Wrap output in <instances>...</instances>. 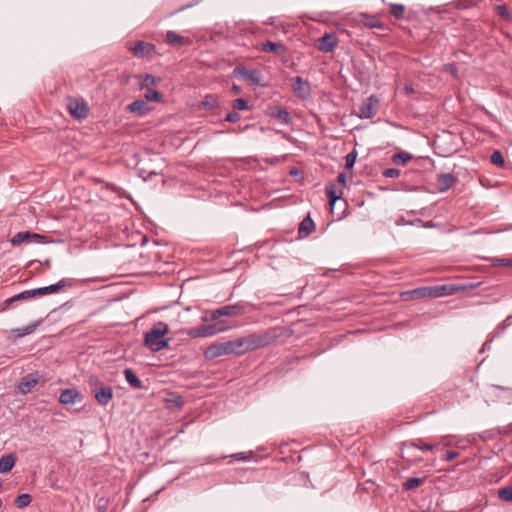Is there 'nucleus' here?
Returning <instances> with one entry per match:
<instances>
[{
    "label": "nucleus",
    "instance_id": "393cba45",
    "mask_svg": "<svg viewBox=\"0 0 512 512\" xmlns=\"http://www.w3.org/2000/svg\"><path fill=\"white\" fill-rule=\"evenodd\" d=\"M165 41L167 44L174 47L185 46L190 42L188 38L183 37L173 30L167 31Z\"/></svg>",
    "mask_w": 512,
    "mask_h": 512
},
{
    "label": "nucleus",
    "instance_id": "5701e85b",
    "mask_svg": "<svg viewBox=\"0 0 512 512\" xmlns=\"http://www.w3.org/2000/svg\"><path fill=\"white\" fill-rule=\"evenodd\" d=\"M402 296L405 300H412V299H424V298H430L431 299V291L430 286H424L420 288H416L410 291H406L402 293Z\"/></svg>",
    "mask_w": 512,
    "mask_h": 512
},
{
    "label": "nucleus",
    "instance_id": "680f3d73",
    "mask_svg": "<svg viewBox=\"0 0 512 512\" xmlns=\"http://www.w3.org/2000/svg\"><path fill=\"white\" fill-rule=\"evenodd\" d=\"M140 171V176L144 178V180H146V177L143 175L145 174V171H143L142 169L139 170Z\"/></svg>",
    "mask_w": 512,
    "mask_h": 512
},
{
    "label": "nucleus",
    "instance_id": "c03bdc74",
    "mask_svg": "<svg viewBox=\"0 0 512 512\" xmlns=\"http://www.w3.org/2000/svg\"><path fill=\"white\" fill-rule=\"evenodd\" d=\"M184 404H185V400L180 395H176V396H173V397L167 399V405L170 408L175 407V408L180 409L184 406Z\"/></svg>",
    "mask_w": 512,
    "mask_h": 512
},
{
    "label": "nucleus",
    "instance_id": "49530a36",
    "mask_svg": "<svg viewBox=\"0 0 512 512\" xmlns=\"http://www.w3.org/2000/svg\"><path fill=\"white\" fill-rule=\"evenodd\" d=\"M356 158H357V151H356V149H353L345 157V168L352 169L353 166L355 165Z\"/></svg>",
    "mask_w": 512,
    "mask_h": 512
},
{
    "label": "nucleus",
    "instance_id": "b1692460",
    "mask_svg": "<svg viewBox=\"0 0 512 512\" xmlns=\"http://www.w3.org/2000/svg\"><path fill=\"white\" fill-rule=\"evenodd\" d=\"M41 236L37 233L30 231H22L16 233L11 239V244L13 246L21 245L22 243H30L34 239H39Z\"/></svg>",
    "mask_w": 512,
    "mask_h": 512
},
{
    "label": "nucleus",
    "instance_id": "a18cd8bd",
    "mask_svg": "<svg viewBox=\"0 0 512 512\" xmlns=\"http://www.w3.org/2000/svg\"><path fill=\"white\" fill-rule=\"evenodd\" d=\"M499 499L503 501H512V486H506L497 491Z\"/></svg>",
    "mask_w": 512,
    "mask_h": 512
},
{
    "label": "nucleus",
    "instance_id": "f704fd0d",
    "mask_svg": "<svg viewBox=\"0 0 512 512\" xmlns=\"http://www.w3.org/2000/svg\"><path fill=\"white\" fill-rule=\"evenodd\" d=\"M202 106L205 110L212 111L219 106L218 99L215 95L208 94L202 101Z\"/></svg>",
    "mask_w": 512,
    "mask_h": 512
},
{
    "label": "nucleus",
    "instance_id": "423d86ee",
    "mask_svg": "<svg viewBox=\"0 0 512 512\" xmlns=\"http://www.w3.org/2000/svg\"><path fill=\"white\" fill-rule=\"evenodd\" d=\"M126 48L139 59H153L156 54V47L152 43L142 40L127 41Z\"/></svg>",
    "mask_w": 512,
    "mask_h": 512
},
{
    "label": "nucleus",
    "instance_id": "9b49d317",
    "mask_svg": "<svg viewBox=\"0 0 512 512\" xmlns=\"http://www.w3.org/2000/svg\"><path fill=\"white\" fill-rule=\"evenodd\" d=\"M378 106L379 100L376 96L371 95L360 104L358 116L361 119H370L376 115Z\"/></svg>",
    "mask_w": 512,
    "mask_h": 512
},
{
    "label": "nucleus",
    "instance_id": "6e6552de",
    "mask_svg": "<svg viewBox=\"0 0 512 512\" xmlns=\"http://www.w3.org/2000/svg\"><path fill=\"white\" fill-rule=\"evenodd\" d=\"M233 76L235 78L243 79L251 84L265 87L262 83V73L257 69H248L243 66H237L233 70Z\"/></svg>",
    "mask_w": 512,
    "mask_h": 512
},
{
    "label": "nucleus",
    "instance_id": "7c9ffc66",
    "mask_svg": "<svg viewBox=\"0 0 512 512\" xmlns=\"http://www.w3.org/2000/svg\"><path fill=\"white\" fill-rule=\"evenodd\" d=\"M425 480H426L425 477H411V478H407L402 483V489L405 490V491L413 490V489L418 488L421 485H423Z\"/></svg>",
    "mask_w": 512,
    "mask_h": 512
},
{
    "label": "nucleus",
    "instance_id": "69168bd1",
    "mask_svg": "<svg viewBox=\"0 0 512 512\" xmlns=\"http://www.w3.org/2000/svg\"><path fill=\"white\" fill-rule=\"evenodd\" d=\"M152 175H157V173H155V172H150V173H149V176H152Z\"/></svg>",
    "mask_w": 512,
    "mask_h": 512
},
{
    "label": "nucleus",
    "instance_id": "cd10ccee",
    "mask_svg": "<svg viewBox=\"0 0 512 512\" xmlns=\"http://www.w3.org/2000/svg\"><path fill=\"white\" fill-rule=\"evenodd\" d=\"M245 337L228 341L232 354L242 355L248 352Z\"/></svg>",
    "mask_w": 512,
    "mask_h": 512
},
{
    "label": "nucleus",
    "instance_id": "412c9836",
    "mask_svg": "<svg viewBox=\"0 0 512 512\" xmlns=\"http://www.w3.org/2000/svg\"><path fill=\"white\" fill-rule=\"evenodd\" d=\"M32 299H33V297L31 294V290L22 291L21 293H19L17 295L7 298L3 303L2 310H9L11 308H14L17 305V303L20 301H28V300H32Z\"/></svg>",
    "mask_w": 512,
    "mask_h": 512
},
{
    "label": "nucleus",
    "instance_id": "1a4fd4ad",
    "mask_svg": "<svg viewBox=\"0 0 512 512\" xmlns=\"http://www.w3.org/2000/svg\"><path fill=\"white\" fill-rule=\"evenodd\" d=\"M169 332V327L166 323L159 321L145 334L144 344L150 349L154 343L159 341Z\"/></svg>",
    "mask_w": 512,
    "mask_h": 512
},
{
    "label": "nucleus",
    "instance_id": "13d9d810",
    "mask_svg": "<svg viewBox=\"0 0 512 512\" xmlns=\"http://www.w3.org/2000/svg\"><path fill=\"white\" fill-rule=\"evenodd\" d=\"M232 92L234 94H241L242 93V88L236 84H233L232 85V88H231Z\"/></svg>",
    "mask_w": 512,
    "mask_h": 512
},
{
    "label": "nucleus",
    "instance_id": "c756f323",
    "mask_svg": "<svg viewBox=\"0 0 512 512\" xmlns=\"http://www.w3.org/2000/svg\"><path fill=\"white\" fill-rule=\"evenodd\" d=\"M359 17L365 27L385 29V24L380 22L375 16L361 13Z\"/></svg>",
    "mask_w": 512,
    "mask_h": 512
},
{
    "label": "nucleus",
    "instance_id": "39448f33",
    "mask_svg": "<svg viewBox=\"0 0 512 512\" xmlns=\"http://www.w3.org/2000/svg\"><path fill=\"white\" fill-rule=\"evenodd\" d=\"M278 335L273 330H267L261 334H250L245 337L248 351L266 347L277 339Z\"/></svg>",
    "mask_w": 512,
    "mask_h": 512
},
{
    "label": "nucleus",
    "instance_id": "a19ab883",
    "mask_svg": "<svg viewBox=\"0 0 512 512\" xmlns=\"http://www.w3.org/2000/svg\"><path fill=\"white\" fill-rule=\"evenodd\" d=\"M482 260L491 261V264L493 266L512 268V259H508V258L490 259V258L482 257Z\"/></svg>",
    "mask_w": 512,
    "mask_h": 512
},
{
    "label": "nucleus",
    "instance_id": "4c0bfd02",
    "mask_svg": "<svg viewBox=\"0 0 512 512\" xmlns=\"http://www.w3.org/2000/svg\"><path fill=\"white\" fill-rule=\"evenodd\" d=\"M31 501H32L31 495L25 493V494H20L19 496H17L14 503L18 509H24L31 503Z\"/></svg>",
    "mask_w": 512,
    "mask_h": 512
},
{
    "label": "nucleus",
    "instance_id": "58836bf2",
    "mask_svg": "<svg viewBox=\"0 0 512 512\" xmlns=\"http://www.w3.org/2000/svg\"><path fill=\"white\" fill-rule=\"evenodd\" d=\"M410 447H415L421 451H432L433 449H436L439 447V444L433 445L430 443H426L421 439H418L417 442H412L409 444Z\"/></svg>",
    "mask_w": 512,
    "mask_h": 512
},
{
    "label": "nucleus",
    "instance_id": "e433bc0d",
    "mask_svg": "<svg viewBox=\"0 0 512 512\" xmlns=\"http://www.w3.org/2000/svg\"><path fill=\"white\" fill-rule=\"evenodd\" d=\"M142 81L140 82V88H147L149 86H155L159 83L160 79L156 78L151 74H144L140 76Z\"/></svg>",
    "mask_w": 512,
    "mask_h": 512
},
{
    "label": "nucleus",
    "instance_id": "9d476101",
    "mask_svg": "<svg viewBox=\"0 0 512 512\" xmlns=\"http://www.w3.org/2000/svg\"><path fill=\"white\" fill-rule=\"evenodd\" d=\"M67 108L71 116L77 120L85 119L89 115V107L82 98L68 99Z\"/></svg>",
    "mask_w": 512,
    "mask_h": 512
},
{
    "label": "nucleus",
    "instance_id": "aec40b11",
    "mask_svg": "<svg viewBox=\"0 0 512 512\" xmlns=\"http://www.w3.org/2000/svg\"><path fill=\"white\" fill-rule=\"evenodd\" d=\"M259 50L265 53H276L283 55L287 52V47L282 42L264 41L259 44Z\"/></svg>",
    "mask_w": 512,
    "mask_h": 512
},
{
    "label": "nucleus",
    "instance_id": "ddd939ff",
    "mask_svg": "<svg viewBox=\"0 0 512 512\" xmlns=\"http://www.w3.org/2000/svg\"><path fill=\"white\" fill-rule=\"evenodd\" d=\"M69 282H70L69 279L63 278L55 284H52V285H49L46 287L31 289L32 297L34 299V298L42 297V296L49 295V294L59 293Z\"/></svg>",
    "mask_w": 512,
    "mask_h": 512
},
{
    "label": "nucleus",
    "instance_id": "2eb2a0df",
    "mask_svg": "<svg viewBox=\"0 0 512 512\" xmlns=\"http://www.w3.org/2000/svg\"><path fill=\"white\" fill-rule=\"evenodd\" d=\"M338 44V38L334 33H326L316 40V48L322 52H332Z\"/></svg>",
    "mask_w": 512,
    "mask_h": 512
},
{
    "label": "nucleus",
    "instance_id": "0eeeda50",
    "mask_svg": "<svg viewBox=\"0 0 512 512\" xmlns=\"http://www.w3.org/2000/svg\"><path fill=\"white\" fill-rule=\"evenodd\" d=\"M486 402L512 403V388L503 386H490L486 391Z\"/></svg>",
    "mask_w": 512,
    "mask_h": 512
},
{
    "label": "nucleus",
    "instance_id": "338daca9",
    "mask_svg": "<svg viewBox=\"0 0 512 512\" xmlns=\"http://www.w3.org/2000/svg\"><path fill=\"white\" fill-rule=\"evenodd\" d=\"M415 222L422 223L421 219H417Z\"/></svg>",
    "mask_w": 512,
    "mask_h": 512
},
{
    "label": "nucleus",
    "instance_id": "7ed1b4c3",
    "mask_svg": "<svg viewBox=\"0 0 512 512\" xmlns=\"http://www.w3.org/2000/svg\"><path fill=\"white\" fill-rule=\"evenodd\" d=\"M244 312V306L240 303L225 305L214 310L206 311L202 316V321H221V317H235L242 315Z\"/></svg>",
    "mask_w": 512,
    "mask_h": 512
},
{
    "label": "nucleus",
    "instance_id": "f3484780",
    "mask_svg": "<svg viewBox=\"0 0 512 512\" xmlns=\"http://www.w3.org/2000/svg\"><path fill=\"white\" fill-rule=\"evenodd\" d=\"M265 114L271 118L277 119L283 125H289L291 123L289 112L281 106H268L265 110Z\"/></svg>",
    "mask_w": 512,
    "mask_h": 512
},
{
    "label": "nucleus",
    "instance_id": "de8ad7c7",
    "mask_svg": "<svg viewBox=\"0 0 512 512\" xmlns=\"http://www.w3.org/2000/svg\"><path fill=\"white\" fill-rule=\"evenodd\" d=\"M232 107L234 110L243 111L249 108V103L244 98H237L233 101Z\"/></svg>",
    "mask_w": 512,
    "mask_h": 512
},
{
    "label": "nucleus",
    "instance_id": "473e14b6",
    "mask_svg": "<svg viewBox=\"0 0 512 512\" xmlns=\"http://www.w3.org/2000/svg\"><path fill=\"white\" fill-rule=\"evenodd\" d=\"M37 326H38V322L31 323L25 327L13 329L12 333L17 338L24 337L26 335L33 333L36 330Z\"/></svg>",
    "mask_w": 512,
    "mask_h": 512
},
{
    "label": "nucleus",
    "instance_id": "6e6d98bb",
    "mask_svg": "<svg viewBox=\"0 0 512 512\" xmlns=\"http://www.w3.org/2000/svg\"><path fill=\"white\" fill-rule=\"evenodd\" d=\"M403 92L407 95H412L415 93V89L411 85H405L403 87Z\"/></svg>",
    "mask_w": 512,
    "mask_h": 512
},
{
    "label": "nucleus",
    "instance_id": "72a5a7b5",
    "mask_svg": "<svg viewBox=\"0 0 512 512\" xmlns=\"http://www.w3.org/2000/svg\"><path fill=\"white\" fill-rule=\"evenodd\" d=\"M326 193H327V196H328V199H329V204L331 205V207L334 206L335 202L337 200H339L341 198V195H342V192L340 191L338 193L337 190H336L335 185L332 184V183H330L326 187Z\"/></svg>",
    "mask_w": 512,
    "mask_h": 512
},
{
    "label": "nucleus",
    "instance_id": "c85d7f7f",
    "mask_svg": "<svg viewBox=\"0 0 512 512\" xmlns=\"http://www.w3.org/2000/svg\"><path fill=\"white\" fill-rule=\"evenodd\" d=\"M124 377L127 381V383L133 388V389H144V385L142 381L138 378L137 374L133 371L131 368H126L123 372Z\"/></svg>",
    "mask_w": 512,
    "mask_h": 512
},
{
    "label": "nucleus",
    "instance_id": "09e8293b",
    "mask_svg": "<svg viewBox=\"0 0 512 512\" xmlns=\"http://www.w3.org/2000/svg\"><path fill=\"white\" fill-rule=\"evenodd\" d=\"M169 347V339H160L150 348L152 352H158Z\"/></svg>",
    "mask_w": 512,
    "mask_h": 512
},
{
    "label": "nucleus",
    "instance_id": "20e7f679",
    "mask_svg": "<svg viewBox=\"0 0 512 512\" xmlns=\"http://www.w3.org/2000/svg\"><path fill=\"white\" fill-rule=\"evenodd\" d=\"M210 324H203L194 327L188 331V335L192 338H202L214 336L220 332L226 331L229 326L226 321H212Z\"/></svg>",
    "mask_w": 512,
    "mask_h": 512
},
{
    "label": "nucleus",
    "instance_id": "e2e57ef3",
    "mask_svg": "<svg viewBox=\"0 0 512 512\" xmlns=\"http://www.w3.org/2000/svg\"><path fill=\"white\" fill-rule=\"evenodd\" d=\"M425 227H433V224L427 223V224H425Z\"/></svg>",
    "mask_w": 512,
    "mask_h": 512
},
{
    "label": "nucleus",
    "instance_id": "c9c22d12",
    "mask_svg": "<svg viewBox=\"0 0 512 512\" xmlns=\"http://www.w3.org/2000/svg\"><path fill=\"white\" fill-rule=\"evenodd\" d=\"M411 159H412V155L407 152H404V151L398 152L392 156V162L395 165H401V166L405 165Z\"/></svg>",
    "mask_w": 512,
    "mask_h": 512
},
{
    "label": "nucleus",
    "instance_id": "864d4df0",
    "mask_svg": "<svg viewBox=\"0 0 512 512\" xmlns=\"http://www.w3.org/2000/svg\"><path fill=\"white\" fill-rule=\"evenodd\" d=\"M459 455V452L457 451H453V450H449V451H446L443 456H442V460L443 461H446V462H449V461H452L454 460L455 458H457Z\"/></svg>",
    "mask_w": 512,
    "mask_h": 512
},
{
    "label": "nucleus",
    "instance_id": "4be33fe9",
    "mask_svg": "<svg viewBox=\"0 0 512 512\" xmlns=\"http://www.w3.org/2000/svg\"><path fill=\"white\" fill-rule=\"evenodd\" d=\"M456 180L452 173H441L437 176V189L440 192H445L454 186Z\"/></svg>",
    "mask_w": 512,
    "mask_h": 512
},
{
    "label": "nucleus",
    "instance_id": "f03ea898",
    "mask_svg": "<svg viewBox=\"0 0 512 512\" xmlns=\"http://www.w3.org/2000/svg\"><path fill=\"white\" fill-rule=\"evenodd\" d=\"M87 383L99 405L106 406L113 399L114 393L112 387L102 383L96 375H90Z\"/></svg>",
    "mask_w": 512,
    "mask_h": 512
},
{
    "label": "nucleus",
    "instance_id": "f8f14e48",
    "mask_svg": "<svg viewBox=\"0 0 512 512\" xmlns=\"http://www.w3.org/2000/svg\"><path fill=\"white\" fill-rule=\"evenodd\" d=\"M41 375L38 371L29 373L22 377L17 385L18 391L22 395H26L38 385L40 382Z\"/></svg>",
    "mask_w": 512,
    "mask_h": 512
},
{
    "label": "nucleus",
    "instance_id": "603ef678",
    "mask_svg": "<svg viewBox=\"0 0 512 512\" xmlns=\"http://www.w3.org/2000/svg\"><path fill=\"white\" fill-rule=\"evenodd\" d=\"M241 119V115L237 111H232L227 113L225 116V121L230 123H236Z\"/></svg>",
    "mask_w": 512,
    "mask_h": 512
},
{
    "label": "nucleus",
    "instance_id": "8fccbe9b",
    "mask_svg": "<svg viewBox=\"0 0 512 512\" xmlns=\"http://www.w3.org/2000/svg\"><path fill=\"white\" fill-rule=\"evenodd\" d=\"M252 452L246 453V452H240L232 454L230 457L237 460V461H249L251 459Z\"/></svg>",
    "mask_w": 512,
    "mask_h": 512
},
{
    "label": "nucleus",
    "instance_id": "37998d69",
    "mask_svg": "<svg viewBox=\"0 0 512 512\" xmlns=\"http://www.w3.org/2000/svg\"><path fill=\"white\" fill-rule=\"evenodd\" d=\"M490 162L493 165H496L497 167H500V168H504V166H505L504 157H503L502 153L499 150L493 151V153H492V155L490 157Z\"/></svg>",
    "mask_w": 512,
    "mask_h": 512
},
{
    "label": "nucleus",
    "instance_id": "052dcab7",
    "mask_svg": "<svg viewBox=\"0 0 512 512\" xmlns=\"http://www.w3.org/2000/svg\"><path fill=\"white\" fill-rule=\"evenodd\" d=\"M191 6H192V4H189V5H186V6H182V7H180V8L178 9V11H183V10H185L186 8H189V7H191Z\"/></svg>",
    "mask_w": 512,
    "mask_h": 512
},
{
    "label": "nucleus",
    "instance_id": "5fc2aeb1",
    "mask_svg": "<svg viewBox=\"0 0 512 512\" xmlns=\"http://www.w3.org/2000/svg\"><path fill=\"white\" fill-rule=\"evenodd\" d=\"M445 71L451 73L452 75L456 76L458 73V68L453 63L445 64Z\"/></svg>",
    "mask_w": 512,
    "mask_h": 512
},
{
    "label": "nucleus",
    "instance_id": "0e129e2a",
    "mask_svg": "<svg viewBox=\"0 0 512 512\" xmlns=\"http://www.w3.org/2000/svg\"><path fill=\"white\" fill-rule=\"evenodd\" d=\"M282 61H283L284 63H286V62H288V59L283 57V58H282Z\"/></svg>",
    "mask_w": 512,
    "mask_h": 512
},
{
    "label": "nucleus",
    "instance_id": "a878e982",
    "mask_svg": "<svg viewBox=\"0 0 512 512\" xmlns=\"http://www.w3.org/2000/svg\"><path fill=\"white\" fill-rule=\"evenodd\" d=\"M315 230V223L308 214L298 226V234L300 238L309 236Z\"/></svg>",
    "mask_w": 512,
    "mask_h": 512
},
{
    "label": "nucleus",
    "instance_id": "a211bd4d",
    "mask_svg": "<svg viewBox=\"0 0 512 512\" xmlns=\"http://www.w3.org/2000/svg\"><path fill=\"white\" fill-rule=\"evenodd\" d=\"M83 399V394L80 393L76 388H67L63 390L59 396V402L63 405L81 402Z\"/></svg>",
    "mask_w": 512,
    "mask_h": 512
},
{
    "label": "nucleus",
    "instance_id": "4d7b16f0",
    "mask_svg": "<svg viewBox=\"0 0 512 512\" xmlns=\"http://www.w3.org/2000/svg\"><path fill=\"white\" fill-rule=\"evenodd\" d=\"M337 181L343 185L346 183V175L344 172L338 174Z\"/></svg>",
    "mask_w": 512,
    "mask_h": 512
},
{
    "label": "nucleus",
    "instance_id": "6ab92c4d",
    "mask_svg": "<svg viewBox=\"0 0 512 512\" xmlns=\"http://www.w3.org/2000/svg\"><path fill=\"white\" fill-rule=\"evenodd\" d=\"M126 111L143 117L151 111V108L147 104L146 100L137 99L126 106Z\"/></svg>",
    "mask_w": 512,
    "mask_h": 512
},
{
    "label": "nucleus",
    "instance_id": "79ce46f5",
    "mask_svg": "<svg viewBox=\"0 0 512 512\" xmlns=\"http://www.w3.org/2000/svg\"><path fill=\"white\" fill-rule=\"evenodd\" d=\"M495 13L501 17L502 19L506 21H510L512 18V15L506 5H497L494 8Z\"/></svg>",
    "mask_w": 512,
    "mask_h": 512
},
{
    "label": "nucleus",
    "instance_id": "ea45409f",
    "mask_svg": "<svg viewBox=\"0 0 512 512\" xmlns=\"http://www.w3.org/2000/svg\"><path fill=\"white\" fill-rule=\"evenodd\" d=\"M147 101H154V102H162L163 101V95L154 89H147L145 92V99Z\"/></svg>",
    "mask_w": 512,
    "mask_h": 512
},
{
    "label": "nucleus",
    "instance_id": "4468645a",
    "mask_svg": "<svg viewBox=\"0 0 512 512\" xmlns=\"http://www.w3.org/2000/svg\"><path fill=\"white\" fill-rule=\"evenodd\" d=\"M229 354H232V353L230 351L228 341L221 342V343H213L210 346H208L206 348V350L204 351V357L207 360H213L220 356L229 355Z\"/></svg>",
    "mask_w": 512,
    "mask_h": 512
},
{
    "label": "nucleus",
    "instance_id": "bb28decb",
    "mask_svg": "<svg viewBox=\"0 0 512 512\" xmlns=\"http://www.w3.org/2000/svg\"><path fill=\"white\" fill-rule=\"evenodd\" d=\"M17 456L14 453H9L0 457V473H8L15 466Z\"/></svg>",
    "mask_w": 512,
    "mask_h": 512
},
{
    "label": "nucleus",
    "instance_id": "3c124183",
    "mask_svg": "<svg viewBox=\"0 0 512 512\" xmlns=\"http://www.w3.org/2000/svg\"><path fill=\"white\" fill-rule=\"evenodd\" d=\"M400 170L396 168H387L382 172V175L386 178H396L400 176Z\"/></svg>",
    "mask_w": 512,
    "mask_h": 512
},
{
    "label": "nucleus",
    "instance_id": "dca6fc26",
    "mask_svg": "<svg viewBox=\"0 0 512 512\" xmlns=\"http://www.w3.org/2000/svg\"><path fill=\"white\" fill-rule=\"evenodd\" d=\"M292 89L300 99H307L311 93L310 83L300 76L291 79Z\"/></svg>",
    "mask_w": 512,
    "mask_h": 512
},
{
    "label": "nucleus",
    "instance_id": "2f4dec72",
    "mask_svg": "<svg viewBox=\"0 0 512 512\" xmlns=\"http://www.w3.org/2000/svg\"><path fill=\"white\" fill-rule=\"evenodd\" d=\"M390 15L397 20L405 19L406 8L403 4L390 3L389 4Z\"/></svg>",
    "mask_w": 512,
    "mask_h": 512
},
{
    "label": "nucleus",
    "instance_id": "bf43d9fd",
    "mask_svg": "<svg viewBox=\"0 0 512 512\" xmlns=\"http://www.w3.org/2000/svg\"><path fill=\"white\" fill-rule=\"evenodd\" d=\"M487 348H489L488 342L483 343V344H482V348H481L482 353H483Z\"/></svg>",
    "mask_w": 512,
    "mask_h": 512
},
{
    "label": "nucleus",
    "instance_id": "f257e3e1",
    "mask_svg": "<svg viewBox=\"0 0 512 512\" xmlns=\"http://www.w3.org/2000/svg\"><path fill=\"white\" fill-rule=\"evenodd\" d=\"M480 282H459L430 286L431 299L456 294L460 291L477 289Z\"/></svg>",
    "mask_w": 512,
    "mask_h": 512
}]
</instances>
